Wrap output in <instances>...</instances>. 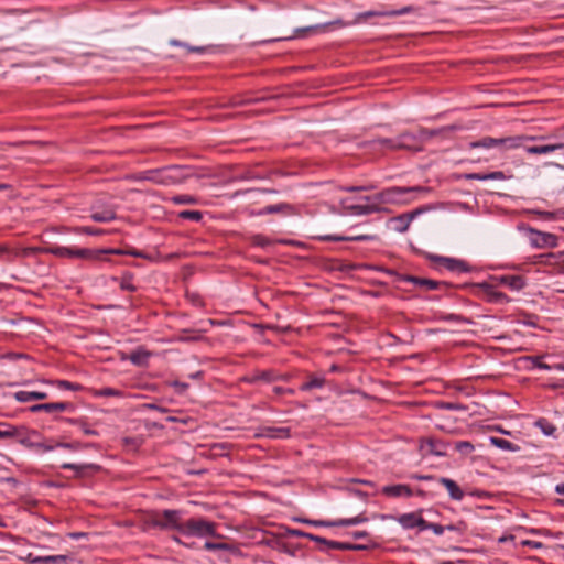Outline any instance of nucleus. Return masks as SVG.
<instances>
[{
	"instance_id": "1",
	"label": "nucleus",
	"mask_w": 564,
	"mask_h": 564,
	"mask_svg": "<svg viewBox=\"0 0 564 564\" xmlns=\"http://www.w3.org/2000/svg\"><path fill=\"white\" fill-rule=\"evenodd\" d=\"M183 519L184 517L182 510L166 509L151 512L147 518V523L152 528L166 531H176L180 533Z\"/></svg>"
},
{
	"instance_id": "2",
	"label": "nucleus",
	"mask_w": 564,
	"mask_h": 564,
	"mask_svg": "<svg viewBox=\"0 0 564 564\" xmlns=\"http://www.w3.org/2000/svg\"><path fill=\"white\" fill-rule=\"evenodd\" d=\"M217 524L205 518L196 517L183 519L180 534L185 536L207 538L216 536Z\"/></svg>"
},
{
	"instance_id": "3",
	"label": "nucleus",
	"mask_w": 564,
	"mask_h": 564,
	"mask_svg": "<svg viewBox=\"0 0 564 564\" xmlns=\"http://www.w3.org/2000/svg\"><path fill=\"white\" fill-rule=\"evenodd\" d=\"M536 137H507V138H491L485 137L478 141L470 142V148L491 149L498 148L500 150L517 149L521 145L522 140H536Z\"/></svg>"
},
{
	"instance_id": "4",
	"label": "nucleus",
	"mask_w": 564,
	"mask_h": 564,
	"mask_svg": "<svg viewBox=\"0 0 564 564\" xmlns=\"http://www.w3.org/2000/svg\"><path fill=\"white\" fill-rule=\"evenodd\" d=\"M427 189L421 186L413 187H390L376 195L378 203H405L404 195L412 193L426 192Z\"/></svg>"
},
{
	"instance_id": "5",
	"label": "nucleus",
	"mask_w": 564,
	"mask_h": 564,
	"mask_svg": "<svg viewBox=\"0 0 564 564\" xmlns=\"http://www.w3.org/2000/svg\"><path fill=\"white\" fill-rule=\"evenodd\" d=\"M43 252L51 253L61 258L93 259L97 257V254L90 249L76 247L51 246L43 248Z\"/></svg>"
},
{
	"instance_id": "6",
	"label": "nucleus",
	"mask_w": 564,
	"mask_h": 564,
	"mask_svg": "<svg viewBox=\"0 0 564 564\" xmlns=\"http://www.w3.org/2000/svg\"><path fill=\"white\" fill-rule=\"evenodd\" d=\"M415 137L411 133H402L395 139H378V142L381 147L390 149V150H417L419 148L413 143Z\"/></svg>"
},
{
	"instance_id": "7",
	"label": "nucleus",
	"mask_w": 564,
	"mask_h": 564,
	"mask_svg": "<svg viewBox=\"0 0 564 564\" xmlns=\"http://www.w3.org/2000/svg\"><path fill=\"white\" fill-rule=\"evenodd\" d=\"M11 437L17 438L25 446H34L35 442L40 438V433L35 430H30L25 426H12Z\"/></svg>"
},
{
	"instance_id": "8",
	"label": "nucleus",
	"mask_w": 564,
	"mask_h": 564,
	"mask_svg": "<svg viewBox=\"0 0 564 564\" xmlns=\"http://www.w3.org/2000/svg\"><path fill=\"white\" fill-rule=\"evenodd\" d=\"M427 258L431 261L443 265L444 268H446L447 270H449L452 272L468 271V265L462 260H457L454 258H447V257H441V256H434V254H429Z\"/></svg>"
},
{
	"instance_id": "9",
	"label": "nucleus",
	"mask_w": 564,
	"mask_h": 564,
	"mask_svg": "<svg viewBox=\"0 0 564 564\" xmlns=\"http://www.w3.org/2000/svg\"><path fill=\"white\" fill-rule=\"evenodd\" d=\"M530 242L536 248L555 247L557 238L547 232H542L535 229H530Z\"/></svg>"
},
{
	"instance_id": "10",
	"label": "nucleus",
	"mask_w": 564,
	"mask_h": 564,
	"mask_svg": "<svg viewBox=\"0 0 564 564\" xmlns=\"http://www.w3.org/2000/svg\"><path fill=\"white\" fill-rule=\"evenodd\" d=\"M156 176L153 177L159 183L162 184H175L182 180L181 170L177 166H169L164 167L158 172H155Z\"/></svg>"
},
{
	"instance_id": "11",
	"label": "nucleus",
	"mask_w": 564,
	"mask_h": 564,
	"mask_svg": "<svg viewBox=\"0 0 564 564\" xmlns=\"http://www.w3.org/2000/svg\"><path fill=\"white\" fill-rule=\"evenodd\" d=\"M395 520L404 528V529H413L419 528L422 530L424 525V519L417 512L404 513L395 518Z\"/></svg>"
},
{
	"instance_id": "12",
	"label": "nucleus",
	"mask_w": 564,
	"mask_h": 564,
	"mask_svg": "<svg viewBox=\"0 0 564 564\" xmlns=\"http://www.w3.org/2000/svg\"><path fill=\"white\" fill-rule=\"evenodd\" d=\"M403 280L423 290H437L442 285H445L443 282L413 275H405Z\"/></svg>"
},
{
	"instance_id": "13",
	"label": "nucleus",
	"mask_w": 564,
	"mask_h": 564,
	"mask_svg": "<svg viewBox=\"0 0 564 564\" xmlns=\"http://www.w3.org/2000/svg\"><path fill=\"white\" fill-rule=\"evenodd\" d=\"M497 281L511 291H520L525 286V281L521 275H501L497 278Z\"/></svg>"
},
{
	"instance_id": "14",
	"label": "nucleus",
	"mask_w": 564,
	"mask_h": 564,
	"mask_svg": "<svg viewBox=\"0 0 564 564\" xmlns=\"http://www.w3.org/2000/svg\"><path fill=\"white\" fill-rule=\"evenodd\" d=\"M438 482L447 489L448 495L453 500L459 501L463 499L464 492L454 480H452L449 478L441 477L438 479Z\"/></svg>"
},
{
	"instance_id": "15",
	"label": "nucleus",
	"mask_w": 564,
	"mask_h": 564,
	"mask_svg": "<svg viewBox=\"0 0 564 564\" xmlns=\"http://www.w3.org/2000/svg\"><path fill=\"white\" fill-rule=\"evenodd\" d=\"M443 444L438 441H435L433 438H429L422 442L421 444V451L423 454H433L436 456H443L445 455V452L443 451Z\"/></svg>"
},
{
	"instance_id": "16",
	"label": "nucleus",
	"mask_w": 564,
	"mask_h": 564,
	"mask_svg": "<svg viewBox=\"0 0 564 564\" xmlns=\"http://www.w3.org/2000/svg\"><path fill=\"white\" fill-rule=\"evenodd\" d=\"M98 206H93L91 219L97 223H109L116 218V213L112 208L107 207L104 210H98Z\"/></svg>"
},
{
	"instance_id": "17",
	"label": "nucleus",
	"mask_w": 564,
	"mask_h": 564,
	"mask_svg": "<svg viewBox=\"0 0 564 564\" xmlns=\"http://www.w3.org/2000/svg\"><path fill=\"white\" fill-rule=\"evenodd\" d=\"M366 521L362 517H356L351 519H341L334 522L326 521H307V523L313 525H325V527H344V525H355L357 523Z\"/></svg>"
},
{
	"instance_id": "18",
	"label": "nucleus",
	"mask_w": 564,
	"mask_h": 564,
	"mask_svg": "<svg viewBox=\"0 0 564 564\" xmlns=\"http://www.w3.org/2000/svg\"><path fill=\"white\" fill-rule=\"evenodd\" d=\"M47 393L37 391H18L14 393V399L18 402L26 403L35 400H45Z\"/></svg>"
},
{
	"instance_id": "19",
	"label": "nucleus",
	"mask_w": 564,
	"mask_h": 564,
	"mask_svg": "<svg viewBox=\"0 0 564 564\" xmlns=\"http://www.w3.org/2000/svg\"><path fill=\"white\" fill-rule=\"evenodd\" d=\"M564 143H553V144H545V145H533L525 148V151L530 154H549L552 152H555L557 150H563Z\"/></svg>"
},
{
	"instance_id": "20",
	"label": "nucleus",
	"mask_w": 564,
	"mask_h": 564,
	"mask_svg": "<svg viewBox=\"0 0 564 564\" xmlns=\"http://www.w3.org/2000/svg\"><path fill=\"white\" fill-rule=\"evenodd\" d=\"M344 209L349 215H368L377 210V208L372 205H362V204H347L344 203Z\"/></svg>"
},
{
	"instance_id": "21",
	"label": "nucleus",
	"mask_w": 564,
	"mask_h": 564,
	"mask_svg": "<svg viewBox=\"0 0 564 564\" xmlns=\"http://www.w3.org/2000/svg\"><path fill=\"white\" fill-rule=\"evenodd\" d=\"M382 492L384 495L391 496V497H401V496L410 497L412 495L411 488L406 485L386 486V487H383Z\"/></svg>"
},
{
	"instance_id": "22",
	"label": "nucleus",
	"mask_w": 564,
	"mask_h": 564,
	"mask_svg": "<svg viewBox=\"0 0 564 564\" xmlns=\"http://www.w3.org/2000/svg\"><path fill=\"white\" fill-rule=\"evenodd\" d=\"M467 180H478V181H502L506 178V175L501 171H496L491 173H470L465 176Z\"/></svg>"
},
{
	"instance_id": "23",
	"label": "nucleus",
	"mask_w": 564,
	"mask_h": 564,
	"mask_svg": "<svg viewBox=\"0 0 564 564\" xmlns=\"http://www.w3.org/2000/svg\"><path fill=\"white\" fill-rule=\"evenodd\" d=\"M490 443L500 448V449H503V451H509V452H517L519 451V446L511 443L510 441L508 440H505V438H500V437H496V436H491L489 438Z\"/></svg>"
},
{
	"instance_id": "24",
	"label": "nucleus",
	"mask_w": 564,
	"mask_h": 564,
	"mask_svg": "<svg viewBox=\"0 0 564 564\" xmlns=\"http://www.w3.org/2000/svg\"><path fill=\"white\" fill-rule=\"evenodd\" d=\"M413 11V8L408 6V7H403L399 10H393V11H388V12H373V11H369V12H366L365 15L366 17H376V15H379V17H398V15H404V14H408V13H411Z\"/></svg>"
},
{
	"instance_id": "25",
	"label": "nucleus",
	"mask_w": 564,
	"mask_h": 564,
	"mask_svg": "<svg viewBox=\"0 0 564 564\" xmlns=\"http://www.w3.org/2000/svg\"><path fill=\"white\" fill-rule=\"evenodd\" d=\"M11 250H12V252L9 256L11 261L13 260V258H17V257L26 258L31 254H36V253L43 252V248H37V247H26V248H21V249H11Z\"/></svg>"
},
{
	"instance_id": "26",
	"label": "nucleus",
	"mask_w": 564,
	"mask_h": 564,
	"mask_svg": "<svg viewBox=\"0 0 564 564\" xmlns=\"http://www.w3.org/2000/svg\"><path fill=\"white\" fill-rule=\"evenodd\" d=\"M66 562L65 555H48V556H36L32 558V563L39 564H64Z\"/></svg>"
},
{
	"instance_id": "27",
	"label": "nucleus",
	"mask_w": 564,
	"mask_h": 564,
	"mask_svg": "<svg viewBox=\"0 0 564 564\" xmlns=\"http://www.w3.org/2000/svg\"><path fill=\"white\" fill-rule=\"evenodd\" d=\"M45 412L54 413V412H65L74 409L73 404L69 402H51L45 403Z\"/></svg>"
},
{
	"instance_id": "28",
	"label": "nucleus",
	"mask_w": 564,
	"mask_h": 564,
	"mask_svg": "<svg viewBox=\"0 0 564 564\" xmlns=\"http://www.w3.org/2000/svg\"><path fill=\"white\" fill-rule=\"evenodd\" d=\"M482 286L491 302L503 303L508 301V296L505 293L494 290L491 285L484 284Z\"/></svg>"
},
{
	"instance_id": "29",
	"label": "nucleus",
	"mask_w": 564,
	"mask_h": 564,
	"mask_svg": "<svg viewBox=\"0 0 564 564\" xmlns=\"http://www.w3.org/2000/svg\"><path fill=\"white\" fill-rule=\"evenodd\" d=\"M535 425L541 430V432L546 436H554L557 427L545 419H540L536 421Z\"/></svg>"
},
{
	"instance_id": "30",
	"label": "nucleus",
	"mask_w": 564,
	"mask_h": 564,
	"mask_svg": "<svg viewBox=\"0 0 564 564\" xmlns=\"http://www.w3.org/2000/svg\"><path fill=\"white\" fill-rule=\"evenodd\" d=\"M169 44L172 46L184 47L187 51V53H204L206 51V47H204V46H191L186 43H183V42H181L178 40H174V39L170 40Z\"/></svg>"
},
{
	"instance_id": "31",
	"label": "nucleus",
	"mask_w": 564,
	"mask_h": 564,
	"mask_svg": "<svg viewBox=\"0 0 564 564\" xmlns=\"http://www.w3.org/2000/svg\"><path fill=\"white\" fill-rule=\"evenodd\" d=\"M56 446L67 451H80L86 447H89L90 444H84L80 442H59L56 444Z\"/></svg>"
},
{
	"instance_id": "32",
	"label": "nucleus",
	"mask_w": 564,
	"mask_h": 564,
	"mask_svg": "<svg viewBox=\"0 0 564 564\" xmlns=\"http://www.w3.org/2000/svg\"><path fill=\"white\" fill-rule=\"evenodd\" d=\"M324 544H327L332 549L336 550H361L362 546L349 544V543H343V542H336V541H327L323 542Z\"/></svg>"
},
{
	"instance_id": "33",
	"label": "nucleus",
	"mask_w": 564,
	"mask_h": 564,
	"mask_svg": "<svg viewBox=\"0 0 564 564\" xmlns=\"http://www.w3.org/2000/svg\"><path fill=\"white\" fill-rule=\"evenodd\" d=\"M324 383H325V380L323 378H312L307 382L303 383L300 389L302 391H310V390H313V389H319V388H322L324 386Z\"/></svg>"
},
{
	"instance_id": "34",
	"label": "nucleus",
	"mask_w": 564,
	"mask_h": 564,
	"mask_svg": "<svg viewBox=\"0 0 564 564\" xmlns=\"http://www.w3.org/2000/svg\"><path fill=\"white\" fill-rule=\"evenodd\" d=\"M62 468L63 469H70V470H75L77 473H82L83 470L85 469H98L99 467L97 465H94V464H83V465H79V464H72V463H65L62 465Z\"/></svg>"
},
{
	"instance_id": "35",
	"label": "nucleus",
	"mask_w": 564,
	"mask_h": 564,
	"mask_svg": "<svg viewBox=\"0 0 564 564\" xmlns=\"http://www.w3.org/2000/svg\"><path fill=\"white\" fill-rule=\"evenodd\" d=\"M172 200L178 205H194L197 203V199L192 195H176L172 197Z\"/></svg>"
},
{
	"instance_id": "36",
	"label": "nucleus",
	"mask_w": 564,
	"mask_h": 564,
	"mask_svg": "<svg viewBox=\"0 0 564 564\" xmlns=\"http://www.w3.org/2000/svg\"><path fill=\"white\" fill-rule=\"evenodd\" d=\"M286 379L285 376H278L275 372H273L272 370H264V371H261L258 376H257V379H260V380H263V381H267V382H271V381H274L276 379Z\"/></svg>"
},
{
	"instance_id": "37",
	"label": "nucleus",
	"mask_w": 564,
	"mask_h": 564,
	"mask_svg": "<svg viewBox=\"0 0 564 564\" xmlns=\"http://www.w3.org/2000/svg\"><path fill=\"white\" fill-rule=\"evenodd\" d=\"M455 449L462 454L468 455L474 451V445L467 441H460L455 444Z\"/></svg>"
},
{
	"instance_id": "38",
	"label": "nucleus",
	"mask_w": 564,
	"mask_h": 564,
	"mask_svg": "<svg viewBox=\"0 0 564 564\" xmlns=\"http://www.w3.org/2000/svg\"><path fill=\"white\" fill-rule=\"evenodd\" d=\"M325 239L326 240H336V241H339V240L365 241V240L371 239V237L367 236V235H360V236H355V237H333V236H327V237H325Z\"/></svg>"
},
{
	"instance_id": "39",
	"label": "nucleus",
	"mask_w": 564,
	"mask_h": 564,
	"mask_svg": "<svg viewBox=\"0 0 564 564\" xmlns=\"http://www.w3.org/2000/svg\"><path fill=\"white\" fill-rule=\"evenodd\" d=\"M251 241H252V245L259 246L262 248H268L273 243L268 237L262 236V235L253 236Z\"/></svg>"
},
{
	"instance_id": "40",
	"label": "nucleus",
	"mask_w": 564,
	"mask_h": 564,
	"mask_svg": "<svg viewBox=\"0 0 564 564\" xmlns=\"http://www.w3.org/2000/svg\"><path fill=\"white\" fill-rule=\"evenodd\" d=\"M180 217L184 218V219L199 221L202 219L203 215L198 210H183L180 213Z\"/></svg>"
},
{
	"instance_id": "41",
	"label": "nucleus",
	"mask_w": 564,
	"mask_h": 564,
	"mask_svg": "<svg viewBox=\"0 0 564 564\" xmlns=\"http://www.w3.org/2000/svg\"><path fill=\"white\" fill-rule=\"evenodd\" d=\"M423 530H432L436 535H442L445 531V527L437 523H431L425 520L422 531Z\"/></svg>"
},
{
	"instance_id": "42",
	"label": "nucleus",
	"mask_w": 564,
	"mask_h": 564,
	"mask_svg": "<svg viewBox=\"0 0 564 564\" xmlns=\"http://www.w3.org/2000/svg\"><path fill=\"white\" fill-rule=\"evenodd\" d=\"M291 534L292 535H296V536H305L310 540H313V541H316V542H326V539L324 538H321V536H317V535H314V534H311V533H303L299 530H292L291 531Z\"/></svg>"
},
{
	"instance_id": "43",
	"label": "nucleus",
	"mask_w": 564,
	"mask_h": 564,
	"mask_svg": "<svg viewBox=\"0 0 564 564\" xmlns=\"http://www.w3.org/2000/svg\"><path fill=\"white\" fill-rule=\"evenodd\" d=\"M393 223L395 224V229L404 231L408 229L410 220L404 217H398L393 219Z\"/></svg>"
},
{
	"instance_id": "44",
	"label": "nucleus",
	"mask_w": 564,
	"mask_h": 564,
	"mask_svg": "<svg viewBox=\"0 0 564 564\" xmlns=\"http://www.w3.org/2000/svg\"><path fill=\"white\" fill-rule=\"evenodd\" d=\"M269 436L275 437V438L288 437L289 436V429L280 427V429L271 430Z\"/></svg>"
},
{
	"instance_id": "45",
	"label": "nucleus",
	"mask_w": 564,
	"mask_h": 564,
	"mask_svg": "<svg viewBox=\"0 0 564 564\" xmlns=\"http://www.w3.org/2000/svg\"><path fill=\"white\" fill-rule=\"evenodd\" d=\"M204 549L207 551L228 550L229 546L226 543H213L206 542Z\"/></svg>"
},
{
	"instance_id": "46",
	"label": "nucleus",
	"mask_w": 564,
	"mask_h": 564,
	"mask_svg": "<svg viewBox=\"0 0 564 564\" xmlns=\"http://www.w3.org/2000/svg\"><path fill=\"white\" fill-rule=\"evenodd\" d=\"M0 438H11L12 426L7 423H0Z\"/></svg>"
},
{
	"instance_id": "47",
	"label": "nucleus",
	"mask_w": 564,
	"mask_h": 564,
	"mask_svg": "<svg viewBox=\"0 0 564 564\" xmlns=\"http://www.w3.org/2000/svg\"><path fill=\"white\" fill-rule=\"evenodd\" d=\"M56 386L59 389H68V390H78L80 387L78 384L72 383L69 381L59 380L56 382Z\"/></svg>"
},
{
	"instance_id": "48",
	"label": "nucleus",
	"mask_w": 564,
	"mask_h": 564,
	"mask_svg": "<svg viewBox=\"0 0 564 564\" xmlns=\"http://www.w3.org/2000/svg\"><path fill=\"white\" fill-rule=\"evenodd\" d=\"M11 252H12L11 248H9L6 245H0V259L11 262V259L9 258Z\"/></svg>"
},
{
	"instance_id": "49",
	"label": "nucleus",
	"mask_w": 564,
	"mask_h": 564,
	"mask_svg": "<svg viewBox=\"0 0 564 564\" xmlns=\"http://www.w3.org/2000/svg\"><path fill=\"white\" fill-rule=\"evenodd\" d=\"M75 231H76V232H79V234L97 235V234H99L101 230H100V229L93 228V227H80V228H76V230H75Z\"/></svg>"
},
{
	"instance_id": "50",
	"label": "nucleus",
	"mask_w": 564,
	"mask_h": 564,
	"mask_svg": "<svg viewBox=\"0 0 564 564\" xmlns=\"http://www.w3.org/2000/svg\"><path fill=\"white\" fill-rule=\"evenodd\" d=\"M531 360L533 361L534 367L543 369V370H550L551 367L547 364H544L541 361L540 357H531Z\"/></svg>"
},
{
	"instance_id": "51",
	"label": "nucleus",
	"mask_w": 564,
	"mask_h": 564,
	"mask_svg": "<svg viewBox=\"0 0 564 564\" xmlns=\"http://www.w3.org/2000/svg\"><path fill=\"white\" fill-rule=\"evenodd\" d=\"M521 545L530 546L532 549H541V547H543V544L541 542L531 541V540H523V541H521Z\"/></svg>"
},
{
	"instance_id": "52",
	"label": "nucleus",
	"mask_w": 564,
	"mask_h": 564,
	"mask_svg": "<svg viewBox=\"0 0 564 564\" xmlns=\"http://www.w3.org/2000/svg\"><path fill=\"white\" fill-rule=\"evenodd\" d=\"M147 355L145 354H140V352H134L131 355L130 359L133 364L135 365H141L142 364V360L143 358H145Z\"/></svg>"
},
{
	"instance_id": "53",
	"label": "nucleus",
	"mask_w": 564,
	"mask_h": 564,
	"mask_svg": "<svg viewBox=\"0 0 564 564\" xmlns=\"http://www.w3.org/2000/svg\"><path fill=\"white\" fill-rule=\"evenodd\" d=\"M45 403H41V404H34L30 408V411L32 413H37V412H45Z\"/></svg>"
},
{
	"instance_id": "54",
	"label": "nucleus",
	"mask_w": 564,
	"mask_h": 564,
	"mask_svg": "<svg viewBox=\"0 0 564 564\" xmlns=\"http://www.w3.org/2000/svg\"><path fill=\"white\" fill-rule=\"evenodd\" d=\"M273 391H274L275 394H282V393L293 394L294 393V391L292 389H283L281 387H274Z\"/></svg>"
},
{
	"instance_id": "55",
	"label": "nucleus",
	"mask_w": 564,
	"mask_h": 564,
	"mask_svg": "<svg viewBox=\"0 0 564 564\" xmlns=\"http://www.w3.org/2000/svg\"><path fill=\"white\" fill-rule=\"evenodd\" d=\"M121 288H122L123 290H128V291H133V290H134V286H133V285L131 284V282H130V281H128V280H123V281L121 282Z\"/></svg>"
},
{
	"instance_id": "56",
	"label": "nucleus",
	"mask_w": 564,
	"mask_h": 564,
	"mask_svg": "<svg viewBox=\"0 0 564 564\" xmlns=\"http://www.w3.org/2000/svg\"><path fill=\"white\" fill-rule=\"evenodd\" d=\"M34 446L40 447V448H43V449H44V451H46V452L53 451V448H54V447H53V446H51V445H44V444H42V443H39L37 441L35 442V445H34Z\"/></svg>"
},
{
	"instance_id": "57",
	"label": "nucleus",
	"mask_w": 564,
	"mask_h": 564,
	"mask_svg": "<svg viewBox=\"0 0 564 564\" xmlns=\"http://www.w3.org/2000/svg\"><path fill=\"white\" fill-rule=\"evenodd\" d=\"M173 386L176 387L177 389H180L181 391L185 390L188 387L187 383H183V382H178V381L173 382Z\"/></svg>"
},
{
	"instance_id": "58",
	"label": "nucleus",
	"mask_w": 564,
	"mask_h": 564,
	"mask_svg": "<svg viewBox=\"0 0 564 564\" xmlns=\"http://www.w3.org/2000/svg\"><path fill=\"white\" fill-rule=\"evenodd\" d=\"M354 538L356 539H361V538H365L368 535V533L366 531H357V532H354Z\"/></svg>"
},
{
	"instance_id": "59",
	"label": "nucleus",
	"mask_w": 564,
	"mask_h": 564,
	"mask_svg": "<svg viewBox=\"0 0 564 564\" xmlns=\"http://www.w3.org/2000/svg\"><path fill=\"white\" fill-rule=\"evenodd\" d=\"M123 253L131 254L133 257H139V258L143 257V254L140 251H137V250H129V251H124Z\"/></svg>"
},
{
	"instance_id": "60",
	"label": "nucleus",
	"mask_w": 564,
	"mask_h": 564,
	"mask_svg": "<svg viewBox=\"0 0 564 564\" xmlns=\"http://www.w3.org/2000/svg\"><path fill=\"white\" fill-rule=\"evenodd\" d=\"M173 540L175 542H177L178 544L185 545L187 547H192V549L195 547V543L186 544V543L182 542L177 536H174Z\"/></svg>"
},
{
	"instance_id": "61",
	"label": "nucleus",
	"mask_w": 564,
	"mask_h": 564,
	"mask_svg": "<svg viewBox=\"0 0 564 564\" xmlns=\"http://www.w3.org/2000/svg\"><path fill=\"white\" fill-rule=\"evenodd\" d=\"M555 491H556L558 495H563V496H564V482H563V484H558V485L555 487Z\"/></svg>"
},
{
	"instance_id": "62",
	"label": "nucleus",
	"mask_w": 564,
	"mask_h": 564,
	"mask_svg": "<svg viewBox=\"0 0 564 564\" xmlns=\"http://www.w3.org/2000/svg\"><path fill=\"white\" fill-rule=\"evenodd\" d=\"M445 530H448V531H459V527L457 524H448L445 527Z\"/></svg>"
},
{
	"instance_id": "63",
	"label": "nucleus",
	"mask_w": 564,
	"mask_h": 564,
	"mask_svg": "<svg viewBox=\"0 0 564 564\" xmlns=\"http://www.w3.org/2000/svg\"><path fill=\"white\" fill-rule=\"evenodd\" d=\"M83 432L86 434V435H95L96 432L94 430H90V429H87V427H84L83 429Z\"/></svg>"
},
{
	"instance_id": "64",
	"label": "nucleus",
	"mask_w": 564,
	"mask_h": 564,
	"mask_svg": "<svg viewBox=\"0 0 564 564\" xmlns=\"http://www.w3.org/2000/svg\"><path fill=\"white\" fill-rule=\"evenodd\" d=\"M319 29V26H308L305 29V31H308V32H314V31H317Z\"/></svg>"
}]
</instances>
